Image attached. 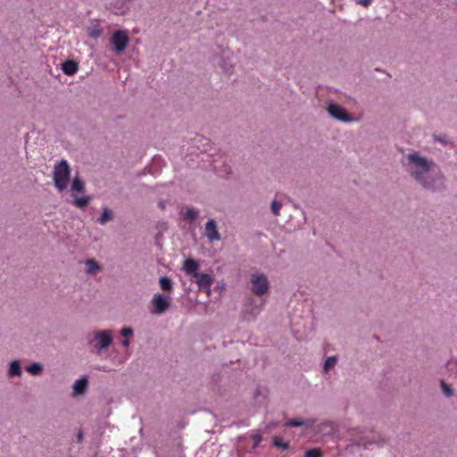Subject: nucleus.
Segmentation results:
<instances>
[{
    "label": "nucleus",
    "instance_id": "f3484780",
    "mask_svg": "<svg viewBox=\"0 0 457 457\" xmlns=\"http://www.w3.org/2000/svg\"><path fill=\"white\" fill-rule=\"evenodd\" d=\"M159 283L161 288L164 291H170L172 289V281L167 277H162Z\"/></svg>",
    "mask_w": 457,
    "mask_h": 457
},
{
    "label": "nucleus",
    "instance_id": "4be33fe9",
    "mask_svg": "<svg viewBox=\"0 0 457 457\" xmlns=\"http://www.w3.org/2000/svg\"><path fill=\"white\" fill-rule=\"evenodd\" d=\"M303 420L299 419H291L286 422V426L287 427H300L303 425Z\"/></svg>",
    "mask_w": 457,
    "mask_h": 457
},
{
    "label": "nucleus",
    "instance_id": "39448f33",
    "mask_svg": "<svg viewBox=\"0 0 457 457\" xmlns=\"http://www.w3.org/2000/svg\"><path fill=\"white\" fill-rule=\"evenodd\" d=\"M129 41V37L127 31L120 29L115 31L111 38V42L114 46L117 53L122 52L127 47Z\"/></svg>",
    "mask_w": 457,
    "mask_h": 457
},
{
    "label": "nucleus",
    "instance_id": "6e6552de",
    "mask_svg": "<svg viewBox=\"0 0 457 457\" xmlns=\"http://www.w3.org/2000/svg\"><path fill=\"white\" fill-rule=\"evenodd\" d=\"M153 304L154 312L163 313L168 309L170 303L168 297L161 294H156L153 298Z\"/></svg>",
    "mask_w": 457,
    "mask_h": 457
},
{
    "label": "nucleus",
    "instance_id": "412c9836",
    "mask_svg": "<svg viewBox=\"0 0 457 457\" xmlns=\"http://www.w3.org/2000/svg\"><path fill=\"white\" fill-rule=\"evenodd\" d=\"M321 456H322L321 451L318 448H313V449L308 450L304 454V457H321Z\"/></svg>",
    "mask_w": 457,
    "mask_h": 457
},
{
    "label": "nucleus",
    "instance_id": "f03ea898",
    "mask_svg": "<svg viewBox=\"0 0 457 457\" xmlns=\"http://www.w3.org/2000/svg\"><path fill=\"white\" fill-rule=\"evenodd\" d=\"M198 269V262L192 258H187L183 262L184 271L190 276L192 279H195L199 289L204 290L209 295L211 294V287L214 282V278L210 274L197 272Z\"/></svg>",
    "mask_w": 457,
    "mask_h": 457
},
{
    "label": "nucleus",
    "instance_id": "f8f14e48",
    "mask_svg": "<svg viewBox=\"0 0 457 457\" xmlns=\"http://www.w3.org/2000/svg\"><path fill=\"white\" fill-rule=\"evenodd\" d=\"M87 266L86 272L90 275H95L102 270L101 265L94 259H87L85 262Z\"/></svg>",
    "mask_w": 457,
    "mask_h": 457
},
{
    "label": "nucleus",
    "instance_id": "bb28decb",
    "mask_svg": "<svg viewBox=\"0 0 457 457\" xmlns=\"http://www.w3.org/2000/svg\"><path fill=\"white\" fill-rule=\"evenodd\" d=\"M120 334L121 336L127 337H130L133 335V329L129 327H124L121 330H120Z\"/></svg>",
    "mask_w": 457,
    "mask_h": 457
},
{
    "label": "nucleus",
    "instance_id": "cd10ccee",
    "mask_svg": "<svg viewBox=\"0 0 457 457\" xmlns=\"http://www.w3.org/2000/svg\"><path fill=\"white\" fill-rule=\"evenodd\" d=\"M100 35H101V31L98 29H95L90 32V36L94 38H97L98 37H100Z\"/></svg>",
    "mask_w": 457,
    "mask_h": 457
},
{
    "label": "nucleus",
    "instance_id": "f257e3e1",
    "mask_svg": "<svg viewBox=\"0 0 457 457\" xmlns=\"http://www.w3.org/2000/svg\"><path fill=\"white\" fill-rule=\"evenodd\" d=\"M407 170L411 176L422 187L433 188L434 169L436 167L432 160L421 157L418 153L409 154L406 156Z\"/></svg>",
    "mask_w": 457,
    "mask_h": 457
},
{
    "label": "nucleus",
    "instance_id": "ddd939ff",
    "mask_svg": "<svg viewBox=\"0 0 457 457\" xmlns=\"http://www.w3.org/2000/svg\"><path fill=\"white\" fill-rule=\"evenodd\" d=\"M87 386V380L86 378L77 380L73 385L74 393L77 395L83 394Z\"/></svg>",
    "mask_w": 457,
    "mask_h": 457
},
{
    "label": "nucleus",
    "instance_id": "4468645a",
    "mask_svg": "<svg viewBox=\"0 0 457 457\" xmlns=\"http://www.w3.org/2000/svg\"><path fill=\"white\" fill-rule=\"evenodd\" d=\"M84 188H85L84 182L78 177L74 178L72 184H71L72 193L83 192Z\"/></svg>",
    "mask_w": 457,
    "mask_h": 457
},
{
    "label": "nucleus",
    "instance_id": "9d476101",
    "mask_svg": "<svg viewBox=\"0 0 457 457\" xmlns=\"http://www.w3.org/2000/svg\"><path fill=\"white\" fill-rule=\"evenodd\" d=\"M128 2H111L108 9L116 15H124L129 10Z\"/></svg>",
    "mask_w": 457,
    "mask_h": 457
},
{
    "label": "nucleus",
    "instance_id": "9b49d317",
    "mask_svg": "<svg viewBox=\"0 0 457 457\" xmlns=\"http://www.w3.org/2000/svg\"><path fill=\"white\" fill-rule=\"evenodd\" d=\"M79 70V64L75 61H66L62 63V71L69 76H72L77 73Z\"/></svg>",
    "mask_w": 457,
    "mask_h": 457
},
{
    "label": "nucleus",
    "instance_id": "7ed1b4c3",
    "mask_svg": "<svg viewBox=\"0 0 457 457\" xmlns=\"http://www.w3.org/2000/svg\"><path fill=\"white\" fill-rule=\"evenodd\" d=\"M71 177V169L67 161L62 160L54 166V186L59 191L67 188Z\"/></svg>",
    "mask_w": 457,
    "mask_h": 457
},
{
    "label": "nucleus",
    "instance_id": "a211bd4d",
    "mask_svg": "<svg viewBox=\"0 0 457 457\" xmlns=\"http://www.w3.org/2000/svg\"><path fill=\"white\" fill-rule=\"evenodd\" d=\"M90 198L88 196L75 197L74 205L79 208H84L89 204Z\"/></svg>",
    "mask_w": 457,
    "mask_h": 457
},
{
    "label": "nucleus",
    "instance_id": "c85d7f7f",
    "mask_svg": "<svg viewBox=\"0 0 457 457\" xmlns=\"http://www.w3.org/2000/svg\"><path fill=\"white\" fill-rule=\"evenodd\" d=\"M358 3L361 4L363 7H368L369 4H370V2H366V1L358 2Z\"/></svg>",
    "mask_w": 457,
    "mask_h": 457
},
{
    "label": "nucleus",
    "instance_id": "6ab92c4d",
    "mask_svg": "<svg viewBox=\"0 0 457 457\" xmlns=\"http://www.w3.org/2000/svg\"><path fill=\"white\" fill-rule=\"evenodd\" d=\"M27 371L32 375H37L41 372L42 365L40 363L35 362L26 368Z\"/></svg>",
    "mask_w": 457,
    "mask_h": 457
},
{
    "label": "nucleus",
    "instance_id": "1a4fd4ad",
    "mask_svg": "<svg viewBox=\"0 0 457 457\" xmlns=\"http://www.w3.org/2000/svg\"><path fill=\"white\" fill-rule=\"evenodd\" d=\"M204 234L212 242L220 240V235L218 231L216 222L213 220H209L206 222Z\"/></svg>",
    "mask_w": 457,
    "mask_h": 457
},
{
    "label": "nucleus",
    "instance_id": "5701e85b",
    "mask_svg": "<svg viewBox=\"0 0 457 457\" xmlns=\"http://www.w3.org/2000/svg\"><path fill=\"white\" fill-rule=\"evenodd\" d=\"M282 207V204L280 202L273 201L271 204V212L274 215L278 216L279 215L280 209Z\"/></svg>",
    "mask_w": 457,
    "mask_h": 457
},
{
    "label": "nucleus",
    "instance_id": "7c9ffc66",
    "mask_svg": "<svg viewBox=\"0 0 457 457\" xmlns=\"http://www.w3.org/2000/svg\"><path fill=\"white\" fill-rule=\"evenodd\" d=\"M82 438H83V434H82V432H79L78 434V440H79V442H80L82 440Z\"/></svg>",
    "mask_w": 457,
    "mask_h": 457
},
{
    "label": "nucleus",
    "instance_id": "20e7f679",
    "mask_svg": "<svg viewBox=\"0 0 457 457\" xmlns=\"http://www.w3.org/2000/svg\"><path fill=\"white\" fill-rule=\"evenodd\" d=\"M251 290L255 295H263L269 290V281L263 274H253L250 278Z\"/></svg>",
    "mask_w": 457,
    "mask_h": 457
},
{
    "label": "nucleus",
    "instance_id": "a878e982",
    "mask_svg": "<svg viewBox=\"0 0 457 457\" xmlns=\"http://www.w3.org/2000/svg\"><path fill=\"white\" fill-rule=\"evenodd\" d=\"M198 215V212L193 209H188L186 212L185 217L189 220H194Z\"/></svg>",
    "mask_w": 457,
    "mask_h": 457
},
{
    "label": "nucleus",
    "instance_id": "2eb2a0df",
    "mask_svg": "<svg viewBox=\"0 0 457 457\" xmlns=\"http://www.w3.org/2000/svg\"><path fill=\"white\" fill-rule=\"evenodd\" d=\"M113 218L112 212L108 208H104L102 215L98 218V221L101 224H105L106 222L112 220Z\"/></svg>",
    "mask_w": 457,
    "mask_h": 457
},
{
    "label": "nucleus",
    "instance_id": "0eeeda50",
    "mask_svg": "<svg viewBox=\"0 0 457 457\" xmlns=\"http://www.w3.org/2000/svg\"><path fill=\"white\" fill-rule=\"evenodd\" d=\"M328 111L332 117L338 120L345 122L352 120L351 117L348 115L345 110L338 104H329L328 107Z\"/></svg>",
    "mask_w": 457,
    "mask_h": 457
},
{
    "label": "nucleus",
    "instance_id": "aec40b11",
    "mask_svg": "<svg viewBox=\"0 0 457 457\" xmlns=\"http://www.w3.org/2000/svg\"><path fill=\"white\" fill-rule=\"evenodd\" d=\"M337 357L336 356H331V357H328L326 361H325V364H324V370L325 371H328V370H330L331 368H333L336 363H337Z\"/></svg>",
    "mask_w": 457,
    "mask_h": 457
},
{
    "label": "nucleus",
    "instance_id": "b1692460",
    "mask_svg": "<svg viewBox=\"0 0 457 457\" xmlns=\"http://www.w3.org/2000/svg\"><path fill=\"white\" fill-rule=\"evenodd\" d=\"M441 387L445 396L450 397L453 395V391L451 389L450 386L447 385L445 382H441Z\"/></svg>",
    "mask_w": 457,
    "mask_h": 457
},
{
    "label": "nucleus",
    "instance_id": "c756f323",
    "mask_svg": "<svg viewBox=\"0 0 457 457\" xmlns=\"http://www.w3.org/2000/svg\"><path fill=\"white\" fill-rule=\"evenodd\" d=\"M122 345L127 347L129 345V341L128 339L123 340Z\"/></svg>",
    "mask_w": 457,
    "mask_h": 457
},
{
    "label": "nucleus",
    "instance_id": "423d86ee",
    "mask_svg": "<svg viewBox=\"0 0 457 457\" xmlns=\"http://www.w3.org/2000/svg\"><path fill=\"white\" fill-rule=\"evenodd\" d=\"M95 339L97 344L95 347L98 350L108 348L112 343V337L110 331L104 330L95 333Z\"/></svg>",
    "mask_w": 457,
    "mask_h": 457
},
{
    "label": "nucleus",
    "instance_id": "dca6fc26",
    "mask_svg": "<svg viewBox=\"0 0 457 457\" xmlns=\"http://www.w3.org/2000/svg\"><path fill=\"white\" fill-rule=\"evenodd\" d=\"M21 373V365L19 361H12L10 364L9 375L10 376H20Z\"/></svg>",
    "mask_w": 457,
    "mask_h": 457
},
{
    "label": "nucleus",
    "instance_id": "393cba45",
    "mask_svg": "<svg viewBox=\"0 0 457 457\" xmlns=\"http://www.w3.org/2000/svg\"><path fill=\"white\" fill-rule=\"evenodd\" d=\"M273 444H274L275 446L282 448L283 450H286V449H287L289 447V444L288 443H284L278 437H275L274 438Z\"/></svg>",
    "mask_w": 457,
    "mask_h": 457
},
{
    "label": "nucleus",
    "instance_id": "2f4dec72",
    "mask_svg": "<svg viewBox=\"0 0 457 457\" xmlns=\"http://www.w3.org/2000/svg\"><path fill=\"white\" fill-rule=\"evenodd\" d=\"M160 204L161 208H163V204H162V202H160V204Z\"/></svg>",
    "mask_w": 457,
    "mask_h": 457
}]
</instances>
